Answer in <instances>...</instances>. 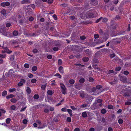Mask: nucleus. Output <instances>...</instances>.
I'll use <instances>...</instances> for the list:
<instances>
[{
	"label": "nucleus",
	"mask_w": 131,
	"mask_h": 131,
	"mask_svg": "<svg viewBox=\"0 0 131 131\" xmlns=\"http://www.w3.org/2000/svg\"><path fill=\"white\" fill-rule=\"evenodd\" d=\"M57 41H52L53 42L52 46H56L53 48V50L54 51H57L58 50L59 47H60L61 46V45L59 43H57Z\"/></svg>",
	"instance_id": "f257e3e1"
},
{
	"label": "nucleus",
	"mask_w": 131,
	"mask_h": 131,
	"mask_svg": "<svg viewBox=\"0 0 131 131\" xmlns=\"http://www.w3.org/2000/svg\"><path fill=\"white\" fill-rule=\"evenodd\" d=\"M0 32L5 36H7L8 32L6 30V28L2 26L0 27Z\"/></svg>",
	"instance_id": "f03ea898"
},
{
	"label": "nucleus",
	"mask_w": 131,
	"mask_h": 131,
	"mask_svg": "<svg viewBox=\"0 0 131 131\" xmlns=\"http://www.w3.org/2000/svg\"><path fill=\"white\" fill-rule=\"evenodd\" d=\"M96 89H95V88H93L92 90L93 92H96L97 94L99 95L101 92L100 90V89L102 88L101 86L100 85H97L96 86Z\"/></svg>",
	"instance_id": "7ed1b4c3"
},
{
	"label": "nucleus",
	"mask_w": 131,
	"mask_h": 131,
	"mask_svg": "<svg viewBox=\"0 0 131 131\" xmlns=\"http://www.w3.org/2000/svg\"><path fill=\"white\" fill-rule=\"evenodd\" d=\"M60 86L61 89V92L62 94H65L66 93L67 88L62 83H60Z\"/></svg>",
	"instance_id": "20e7f679"
},
{
	"label": "nucleus",
	"mask_w": 131,
	"mask_h": 131,
	"mask_svg": "<svg viewBox=\"0 0 131 131\" xmlns=\"http://www.w3.org/2000/svg\"><path fill=\"white\" fill-rule=\"evenodd\" d=\"M119 79L121 81L124 83H127V79L126 77L123 76L119 75Z\"/></svg>",
	"instance_id": "39448f33"
},
{
	"label": "nucleus",
	"mask_w": 131,
	"mask_h": 131,
	"mask_svg": "<svg viewBox=\"0 0 131 131\" xmlns=\"http://www.w3.org/2000/svg\"><path fill=\"white\" fill-rule=\"evenodd\" d=\"M3 48L4 50L2 51L3 53L6 52L7 53L10 54L12 52V51L10 50L6 47H3Z\"/></svg>",
	"instance_id": "423d86ee"
},
{
	"label": "nucleus",
	"mask_w": 131,
	"mask_h": 131,
	"mask_svg": "<svg viewBox=\"0 0 131 131\" xmlns=\"http://www.w3.org/2000/svg\"><path fill=\"white\" fill-rule=\"evenodd\" d=\"M83 86V85L81 83H75L74 84L75 88L77 89L80 90Z\"/></svg>",
	"instance_id": "0eeeda50"
},
{
	"label": "nucleus",
	"mask_w": 131,
	"mask_h": 131,
	"mask_svg": "<svg viewBox=\"0 0 131 131\" xmlns=\"http://www.w3.org/2000/svg\"><path fill=\"white\" fill-rule=\"evenodd\" d=\"M90 4L92 6H95L98 4L97 0H90Z\"/></svg>",
	"instance_id": "6e6552de"
},
{
	"label": "nucleus",
	"mask_w": 131,
	"mask_h": 131,
	"mask_svg": "<svg viewBox=\"0 0 131 131\" xmlns=\"http://www.w3.org/2000/svg\"><path fill=\"white\" fill-rule=\"evenodd\" d=\"M86 16L87 18H93L94 17V14L93 13L90 12H88L86 14Z\"/></svg>",
	"instance_id": "1a4fd4ad"
},
{
	"label": "nucleus",
	"mask_w": 131,
	"mask_h": 131,
	"mask_svg": "<svg viewBox=\"0 0 131 131\" xmlns=\"http://www.w3.org/2000/svg\"><path fill=\"white\" fill-rule=\"evenodd\" d=\"M103 101L102 99H99L97 100V102L99 104L98 105L100 107L102 106L103 104L102 103Z\"/></svg>",
	"instance_id": "9d476101"
},
{
	"label": "nucleus",
	"mask_w": 131,
	"mask_h": 131,
	"mask_svg": "<svg viewBox=\"0 0 131 131\" xmlns=\"http://www.w3.org/2000/svg\"><path fill=\"white\" fill-rule=\"evenodd\" d=\"M84 9H88L90 8L89 4L88 3H85L84 5Z\"/></svg>",
	"instance_id": "9b49d317"
},
{
	"label": "nucleus",
	"mask_w": 131,
	"mask_h": 131,
	"mask_svg": "<svg viewBox=\"0 0 131 131\" xmlns=\"http://www.w3.org/2000/svg\"><path fill=\"white\" fill-rule=\"evenodd\" d=\"M58 70L59 72L60 73H64L63 68L62 67L60 66L59 67L58 69Z\"/></svg>",
	"instance_id": "f8f14e48"
},
{
	"label": "nucleus",
	"mask_w": 131,
	"mask_h": 131,
	"mask_svg": "<svg viewBox=\"0 0 131 131\" xmlns=\"http://www.w3.org/2000/svg\"><path fill=\"white\" fill-rule=\"evenodd\" d=\"M21 3L22 4H25L27 3H30V2L29 0H23L21 1Z\"/></svg>",
	"instance_id": "ddd939ff"
},
{
	"label": "nucleus",
	"mask_w": 131,
	"mask_h": 131,
	"mask_svg": "<svg viewBox=\"0 0 131 131\" xmlns=\"http://www.w3.org/2000/svg\"><path fill=\"white\" fill-rule=\"evenodd\" d=\"M54 91L52 90H49L47 91V93L48 95L51 96L54 93Z\"/></svg>",
	"instance_id": "4468645a"
},
{
	"label": "nucleus",
	"mask_w": 131,
	"mask_h": 131,
	"mask_svg": "<svg viewBox=\"0 0 131 131\" xmlns=\"http://www.w3.org/2000/svg\"><path fill=\"white\" fill-rule=\"evenodd\" d=\"M26 91L27 93L28 94H30L31 93V90L30 88L29 87H27Z\"/></svg>",
	"instance_id": "2eb2a0df"
},
{
	"label": "nucleus",
	"mask_w": 131,
	"mask_h": 131,
	"mask_svg": "<svg viewBox=\"0 0 131 131\" xmlns=\"http://www.w3.org/2000/svg\"><path fill=\"white\" fill-rule=\"evenodd\" d=\"M15 95L13 94H10L6 96V98L7 99H9L10 98H12L14 97Z\"/></svg>",
	"instance_id": "dca6fc26"
},
{
	"label": "nucleus",
	"mask_w": 131,
	"mask_h": 131,
	"mask_svg": "<svg viewBox=\"0 0 131 131\" xmlns=\"http://www.w3.org/2000/svg\"><path fill=\"white\" fill-rule=\"evenodd\" d=\"M67 111L68 112L70 116L71 117H72L73 116V115L72 114V111L70 109H68L67 110Z\"/></svg>",
	"instance_id": "f3484780"
},
{
	"label": "nucleus",
	"mask_w": 131,
	"mask_h": 131,
	"mask_svg": "<svg viewBox=\"0 0 131 131\" xmlns=\"http://www.w3.org/2000/svg\"><path fill=\"white\" fill-rule=\"evenodd\" d=\"M15 72L13 71V70L12 69H10L9 72H8V75H12Z\"/></svg>",
	"instance_id": "a211bd4d"
},
{
	"label": "nucleus",
	"mask_w": 131,
	"mask_h": 131,
	"mask_svg": "<svg viewBox=\"0 0 131 131\" xmlns=\"http://www.w3.org/2000/svg\"><path fill=\"white\" fill-rule=\"evenodd\" d=\"M109 37V35L107 34H105L103 36V39L105 41Z\"/></svg>",
	"instance_id": "6ab92c4d"
},
{
	"label": "nucleus",
	"mask_w": 131,
	"mask_h": 131,
	"mask_svg": "<svg viewBox=\"0 0 131 131\" xmlns=\"http://www.w3.org/2000/svg\"><path fill=\"white\" fill-rule=\"evenodd\" d=\"M41 0H38L37 2H35L36 5L39 7L40 6V5L41 4Z\"/></svg>",
	"instance_id": "aec40b11"
},
{
	"label": "nucleus",
	"mask_w": 131,
	"mask_h": 131,
	"mask_svg": "<svg viewBox=\"0 0 131 131\" xmlns=\"http://www.w3.org/2000/svg\"><path fill=\"white\" fill-rule=\"evenodd\" d=\"M125 33H126V30H121L119 32L118 35H124Z\"/></svg>",
	"instance_id": "412c9836"
},
{
	"label": "nucleus",
	"mask_w": 131,
	"mask_h": 131,
	"mask_svg": "<svg viewBox=\"0 0 131 131\" xmlns=\"http://www.w3.org/2000/svg\"><path fill=\"white\" fill-rule=\"evenodd\" d=\"M37 69L38 68L36 66H34L32 67L31 70L32 71L35 72L37 70Z\"/></svg>",
	"instance_id": "4be33fe9"
},
{
	"label": "nucleus",
	"mask_w": 131,
	"mask_h": 131,
	"mask_svg": "<svg viewBox=\"0 0 131 131\" xmlns=\"http://www.w3.org/2000/svg\"><path fill=\"white\" fill-rule=\"evenodd\" d=\"M87 114L86 112H84L82 113V116L84 118H86L87 117Z\"/></svg>",
	"instance_id": "5701e85b"
},
{
	"label": "nucleus",
	"mask_w": 131,
	"mask_h": 131,
	"mask_svg": "<svg viewBox=\"0 0 131 131\" xmlns=\"http://www.w3.org/2000/svg\"><path fill=\"white\" fill-rule=\"evenodd\" d=\"M7 92L5 90L2 93V95L3 96L5 97L7 94Z\"/></svg>",
	"instance_id": "b1692460"
},
{
	"label": "nucleus",
	"mask_w": 131,
	"mask_h": 131,
	"mask_svg": "<svg viewBox=\"0 0 131 131\" xmlns=\"http://www.w3.org/2000/svg\"><path fill=\"white\" fill-rule=\"evenodd\" d=\"M1 13L3 16L5 15L6 14V12L5 9H3L1 11Z\"/></svg>",
	"instance_id": "393cba45"
},
{
	"label": "nucleus",
	"mask_w": 131,
	"mask_h": 131,
	"mask_svg": "<svg viewBox=\"0 0 131 131\" xmlns=\"http://www.w3.org/2000/svg\"><path fill=\"white\" fill-rule=\"evenodd\" d=\"M16 89L15 88H13L12 89L10 88L9 89L8 91L9 92L11 93L16 91Z\"/></svg>",
	"instance_id": "a878e982"
},
{
	"label": "nucleus",
	"mask_w": 131,
	"mask_h": 131,
	"mask_svg": "<svg viewBox=\"0 0 131 131\" xmlns=\"http://www.w3.org/2000/svg\"><path fill=\"white\" fill-rule=\"evenodd\" d=\"M18 34V32L16 30L14 31L13 32V35L15 36H17Z\"/></svg>",
	"instance_id": "bb28decb"
},
{
	"label": "nucleus",
	"mask_w": 131,
	"mask_h": 131,
	"mask_svg": "<svg viewBox=\"0 0 131 131\" xmlns=\"http://www.w3.org/2000/svg\"><path fill=\"white\" fill-rule=\"evenodd\" d=\"M47 85V84L46 83L44 85H42L41 86V89L43 90H44L46 88Z\"/></svg>",
	"instance_id": "cd10ccee"
},
{
	"label": "nucleus",
	"mask_w": 131,
	"mask_h": 131,
	"mask_svg": "<svg viewBox=\"0 0 131 131\" xmlns=\"http://www.w3.org/2000/svg\"><path fill=\"white\" fill-rule=\"evenodd\" d=\"M106 112L107 111L104 108H103L101 110V113L103 114H105Z\"/></svg>",
	"instance_id": "c85d7f7f"
},
{
	"label": "nucleus",
	"mask_w": 131,
	"mask_h": 131,
	"mask_svg": "<svg viewBox=\"0 0 131 131\" xmlns=\"http://www.w3.org/2000/svg\"><path fill=\"white\" fill-rule=\"evenodd\" d=\"M54 76L57 77L58 78L61 79L62 78V76L60 75L59 73H56L54 75Z\"/></svg>",
	"instance_id": "c756f323"
},
{
	"label": "nucleus",
	"mask_w": 131,
	"mask_h": 131,
	"mask_svg": "<svg viewBox=\"0 0 131 131\" xmlns=\"http://www.w3.org/2000/svg\"><path fill=\"white\" fill-rule=\"evenodd\" d=\"M10 60V61H13L14 60L15 58V56L14 55H11L9 57Z\"/></svg>",
	"instance_id": "7c9ffc66"
},
{
	"label": "nucleus",
	"mask_w": 131,
	"mask_h": 131,
	"mask_svg": "<svg viewBox=\"0 0 131 131\" xmlns=\"http://www.w3.org/2000/svg\"><path fill=\"white\" fill-rule=\"evenodd\" d=\"M33 97L35 99L37 100L39 98V96L38 94H35L34 95Z\"/></svg>",
	"instance_id": "2f4dec72"
},
{
	"label": "nucleus",
	"mask_w": 131,
	"mask_h": 131,
	"mask_svg": "<svg viewBox=\"0 0 131 131\" xmlns=\"http://www.w3.org/2000/svg\"><path fill=\"white\" fill-rule=\"evenodd\" d=\"M11 121V119L10 118H7L6 120V123L7 124H9Z\"/></svg>",
	"instance_id": "473e14b6"
},
{
	"label": "nucleus",
	"mask_w": 131,
	"mask_h": 131,
	"mask_svg": "<svg viewBox=\"0 0 131 131\" xmlns=\"http://www.w3.org/2000/svg\"><path fill=\"white\" fill-rule=\"evenodd\" d=\"M10 101L11 102H12L13 103H16L17 101V100L15 98H12L10 99Z\"/></svg>",
	"instance_id": "72a5a7b5"
},
{
	"label": "nucleus",
	"mask_w": 131,
	"mask_h": 131,
	"mask_svg": "<svg viewBox=\"0 0 131 131\" xmlns=\"http://www.w3.org/2000/svg\"><path fill=\"white\" fill-rule=\"evenodd\" d=\"M107 108L109 109H113L114 108V107L112 105L110 104L108 105Z\"/></svg>",
	"instance_id": "f704fd0d"
},
{
	"label": "nucleus",
	"mask_w": 131,
	"mask_h": 131,
	"mask_svg": "<svg viewBox=\"0 0 131 131\" xmlns=\"http://www.w3.org/2000/svg\"><path fill=\"white\" fill-rule=\"evenodd\" d=\"M89 60V58L87 57H84L82 59L83 61L84 62H87Z\"/></svg>",
	"instance_id": "c9c22d12"
},
{
	"label": "nucleus",
	"mask_w": 131,
	"mask_h": 131,
	"mask_svg": "<svg viewBox=\"0 0 131 131\" xmlns=\"http://www.w3.org/2000/svg\"><path fill=\"white\" fill-rule=\"evenodd\" d=\"M69 82L70 84H73L74 83L75 81L73 79H71L69 80Z\"/></svg>",
	"instance_id": "e433bc0d"
},
{
	"label": "nucleus",
	"mask_w": 131,
	"mask_h": 131,
	"mask_svg": "<svg viewBox=\"0 0 131 131\" xmlns=\"http://www.w3.org/2000/svg\"><path fill=\"white\" fill-rule=\"evenodd\" d=\"M16 108V106L14 105H12L10 107V109L11 110H14Z\"/></svg>",
	"instance_id": "4c0bfd02"
},
{
	"label": "nucleus",
	"mask_w": 131,
	"mask_h": 131,
	"mask_svg": "<svg viewBox=\"0 0 131 131\" xmlns=\"http://www.w3.org/2000/svg\"><path fill=\"white\" fill-rule=\"evenodd\" d=\"M80 96L82 98H84L85 97V94L83 92L80 93Z\"/></svg>",
	"instance_id": "58836bf2"
},
{
	"label": "nucleus",
	"mask_w": 131,
	"mask_h": 131,
	"mask_svg": "<svg viewBox=\"0 0 131 131\" xmlns=\"http://www.w3.org/2000/svg\"><path fill=\"white\" fill-rule=\"evenodd\" d=\"M122 69V68L120 67H116L115 69V70L116 71H119Z\"/></svg>",
	"instance_id": "ea45409f"
},
{
	"label": "nucleus",
	"mask_w": 131,
	"mask_h": 131,
	"mask_svg": "<svg viewBox=\"0 0 131 131\" xmlns=\"http://www.w3.org/2000/svg\"><path fill=\"white\" fill-rule=\"evenodd\" d=\"M32 52L34 53H35L38 52V50L37 49L35 48L32 50Z\"/></svg>",
	"instance_id": "a19ab883"
},
{
	"label": "nucleus",
	"mask_w": 131,
	"mask_h": 131,
	"mask_svg": "<svg viewBox=\"0 0 131 131\" xmlns=\"http://www.w3.org/2000/svg\"><path fill=\"white\" fill-rule=\"evenodd\" d=\"M85 79L83 78H81L79 80V82L80 83H83L85 82Z\"/></svg>",
	"instance_id": "79ce46f5"
},
{
	"label": "nucleus",
	"mask_w": 131,
	"mask_h": 131,
	"mask_svg": "<svg viewBox=\"0 0 131 131\" xmlns=\"http://www.w3.org/2000/svg\"><path fill=\"white\" fill-rule=\"evenodd\" d=\"M58 63L59 65H61L62 63V61L61 59H59L58 60Z\"/></svg>",
	"instance_id": "37998d69"
},
{
	"label": "nucleus",
	"mask_w": 131,
	"mask_h": 131,
	"mask_svg": "<svg viewBox=\"0 0 131 131\" xmlns=\"http://www.w3.org/2000/svg\"><path fill=\"white\" fill-rule=\"evenodd\" d=\"M118 122L119 124H121L123 123V119H120L118 120Z\"/></svg>",
	"instance_id": "c03bdc74"
},
{
	"label": "nucleus",
	"mask_w": 131,
	"mask_h": 131,
	"mask_svg": "<svg viewBox=\"0 0 131 131\" xmlns=\"http://www.w3.org/2000/svg\"><path fill=\"white\" fill-rule=\"evenodd\" d=\"M6 27H9L11 25V23H7L6 24Z\"/></svg>",
	"instance_id": "a18cd8bd"
},
{
	"label": "nucleus",
	"mask_w": 131,
	"mask_h": 131,
	"mask_svg": "<svg viewBox=\"0 0 131 131\" xmlns=\"http://www.w3.org/2000/svg\"><path fill=\"white\" fill-rule=\"evenodd\" d=\"M71 121V119L70 117H68L67 118V121L68 122H70Z\"/></svg>",
	"instance_id": "49530a36"
},
{
	"label": "nucleus",
	"mask_w": 131,
	"mask_h": 131,
	"mask_svg": "<svg viewBox=\"0 0 131 131\" xmlns=\"http://www.w3.org/2000/svg\"><path fill=\"white\" fill-rule=\"evenodd\" d=\"M24 67L26 68H29V66L28 63H25L24 65Z\"/></svg>",
	"instance_id": "de8ad7c7"
},
{
	"label": "nucleus",
	"mask_w": 131,
	"mask_h": 131,
	"mask_svg": "<svg viewBox=\"0 0 131 131\" xmlns=\"http://www.w3.org/2000/svg\"><path fill=\"white\" fill-rule=\"evenodd\" d=\"M103 19L102 17H101L99 18V19H97L95 21L96 23H98L101 20H102Z\"/></svg>",
	"instance_id": "09e8293b"
},
{
	"label": "nucleus",
	"mask_w": 131,
	"mask_h": 131,
	"mask_svg": "<svg viewBox=\"0 0 131 131\" xmlns=\"http://www.w3.org/2000/svg\"><path fill=\"white\" fill-rule=\"evenodd\" d=\"M80 38L81 40H84L86 38V37L85 36H80Z\"/></svg>",
	"instance_id": "8fccbe9b"
},
{
	"label": "nucleus",
	"mask_w": 131,
	"mask_h": 131,
	"mask_svg": "<svg viewBox=\"0 0 131 131\" xmlns=\"http://www.w3.org/2000/svg\"><path fill=\"white\" fill-rule=\"evenodd\" d=\"M101 122L103 123H106V119L104 117H103L102 118Z\"/></svg>",
	"instance_id": "3c124183"
},
{
	"label": "nucleus",
	"mask_w": 131,
	"mask_h": 131,
	"mask_svg": "<svg viewBox=\"0 0 131 131\" xmlns=\"http://www.w3.org/2000/svg\"><path fill=\"white\" fill-rule=\"evenodd\" d=\"M44 95H42L40 96L39 98V100H40V101H42L43 100V99H44Z\"/></svg>",
	"instance_id": "603ef678"
},
{
	"label": "nucleus",
	"mask_w": 131,
	"mask_h": 131,
	"mask_svg": "<svg viewBox=\"0 0 131 131\" xmlns=\"http://www.w3.org/2000/svg\"><path fill=\"white\" fill-rule=\"evenodd\" d=\"M37 80L35 79H32L31 80V82L33 83H35L36 82Z\"/></svg>",
	"instance_id": "864d4df0"
},
{
	"label": "nucleus",
	"mask_w": 131,
	"mask_h": 131,
	"mask_svg": "<svg viewBox=\"0 0 131 131\" xmlns=\"http://www.w3.org/2000/svg\"><path fill=\"white\" fill-rule=\"evenodd\" d=\"M84 52L85 53V54H89L90 53L89 49H88L85 50H84Z\"/></svg>",
	"instance_id": "5fc2aeb1"
},
{
	"label": "nucleus",
	"mask_w": 131,
	"mask_h": 131,
	"mask_svg": "<svg viewBox=\"0 0 131 131\" xmlns=\"http://www.w3.org/2000/svg\"><path fill=\"white\" fill-rule=\"evenodd\" d=\"M102 19V22L104 23H106L107 22L108 20L107 18H103Z\"/></svg>",
	"instance_id": "6e6d98bb"
},
{
	"label": "nucleus",
	"mask_w": 131,
	"mask_h": 131,
	"mask_svg": "<svg viewBox=\"0 0 131 131\" xmlns=\"http://www.w3.org/2000/svg\"><path fill=\"white\" fill-rule=\"evenodd\" d=\"M114 72V71L113 70H110L107 72V73L108 74H110L111 73H113Z\"/></svg>",
	"instance_id": "4d7b16f0"
},
{
	"label": "nucleus",
	"mask_w": 131,
	"mask_h": 131,
	"mask_svg": "<svg viewBox=\"0 0 131 131\" xmlns=\"http://www.w3.org/2000/svg\"><path fill=\"white\" fill-rule=\"evenodd\" d=\"M37 36V34L35 32V33L31 34L30 35L31 36H32L33 37H35Z\"/></svg>",
	"instance_id": "13d9d810"
},
{
	"label": "nucleus",
	"mask_w": 131,
	"mask_h": 131,
	"mask_svg": "<svg viewBox=\"0 0 131 131\" xmlns=\"http://www.w3.org/2000/svg\"><path fill=\"white\" fill-rule=\"evenodd\" d=\"M87 104H84L81 105V108H84L86 107L87 106Z\"/></svg>",
	"instance_id": "bf43d9fd"
},
{
	"label": "nucleus",
	"mask_w": 131,
	"mask_h": 131,
	"mask_svg": "<svg viewBox=\"0 0 131 131\" xmlns=\"http://www.w3.org/2000/svg\"><path fill=\"white\" fill-rule=\"evenodd\" d=\"M28 77L29 78H32L33 77V75L31 73H29L28 75Z\"/></svg>",
	"instance_id": "052dcab7"
},
{
	"label": "nucleus",
	"mask_w": 131,
	"mask_h": 131,
	"mask_svg": "<svg viewBox=\"0 0 131 131\" xmlns=\"http://www.w3.org/2000/svg\"><path fill=\"white\" fill-rule=\"evenodd\" d=\"M5 6H9L10 5V3L8 2H5Z\"/></svg>",
	"instance_id": "680f3d73"
},
{
	"label": "nucleus",
	"mask_w": 131,
	"mask_h": 131,
	"mask_svg": "<svg viewBox=\"0 0 131 131\" xmlns=\"http://www.w3.org/2000/svg\"><path fill=\"white\" fill-rule=\"evenodd\" d=\"M60 6H61L63 7H66L68 6V5L64 3L60 5Z\"/></svg>",
	"instance_id": "e2e57ef3"
},
{
	"label": "nucleus",
	"mask_w": 131,
	"mask_h": 131,
	"mask_svg": "<svg viewBox=\"0 0 131 131\" xmlns=\"http://www.w3.org/2000/svg\"><path fill=\"white\" fill-rule=\"evenodd\" d=\"M47 58L49 59H51L52 58V56L51 55L49 54L47 56Z\"/></svg>",
	"instance_id": "0e129e2a"
},
{
	"label": "nucleus",
	"mask_w": 131,
	"mask_h": 131,
	"mask_svg": "<svg viewBox=\"0 0 131 131\" xmlns=\"http://www.w3.org/2000/svg\"><path fill=\"white\" fill-rule=\"evenodd\" d=\"M53 18H54V19L56 20H57V15L55 14H54L52 16Z\"/></svg>",
	"instance_id": "69168bd1"
},
{
	"label": "nucleus",
	"mask_w": 131,
	"mask_h": 131,
	"mask_svg": "<svg viewBox=\"0 0 131 131\" xmlns=\"http://www.w3.org/2000/svg\"><path fill=\"white\" fill-rule=\"evenodd\" d=\"M41 32V30L39 29L38 30H37L35 32L37 34V36L40 34Z\"/></svg>",
	"instance_id": "338daca9"
},
{
	"label": "nucleus",
	"mask_w": 131,
	"mask_h": 131,
	"mask_svg": "<svg viewBox=\"0 0 131 131\" xmlns=\"http://www.w3.org/2000/svg\"><path fill=\"white\" fill-rule=\"evenodd\" d=\"M34 19L33 17L32 16L29 17L28 19L29 21H32L34 20Z\"/></svg>",
	"instance_id": "774afa93"
}]
</instances>
